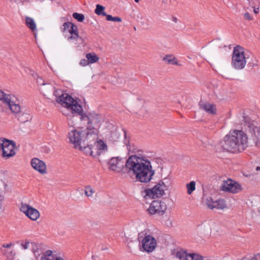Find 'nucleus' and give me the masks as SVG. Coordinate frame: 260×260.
<instances>
[{
  "label": "nucleus",
  "mask_w": 260,
  "mask_h": 260,
  "mask_svg": "<svg viewBox=\"0 0 260 260\" xmlns=\"http://www.w3.org/2000/svg\"><path fill=\"white\" fill-rule=\"evenodd\" d=\"M20 108L19 111L16 113L11 111L12 113L15 115V116L18 119V120L22 123H25L31 119V116L27 112H24L22 111V108L20 105L19 104Z\"/></svg>",
  "instance_id": "obj_17"
},
{
  "label": "nucleus",
  "mask_w": 260,
  "mask_h": 260,
  "mask_svg": "<svg viewBox=\"0 0 260 260\" xmlns=\"http://www.w3.org/2000/svg\"><path fill=\"white\" fill-rule=\"evenodd\" d=\"M73 17L79 22H83L85 18L83 14L78 13H74Z\"/></svg>",
  "instance_id": "obj_33"
},
{
  "label": "nucleus",
  "mask_w": 260,
  "mask_h": 260,
  "mask_svg": "<svg viewBox=\"0 0 260 260\" xmlns=\"http://www.w3.org/2000/svg\"><path fill=\"white\" fill-rule=\"evenodd\" d=\"M105 8L99 4L96 6V8L94 10V12L98 15L104 16L106 15V12L104 11Z\"/></svg>",
  "instance_id": "obj_26"
},
{
  "label": "nucleus",
  "mask_w": 260,
  "mask_h": 260,
  "mask_svg": "<svg viewBox=\"0 0 260 260\" xmlns=\"http://www.w3.org/2000/svg\"><path fill=\"white\" fill-rule=\"evenodd\" d=\"M221 189L223 191L235 193L239 192L241 190V188L239 184L229 179L223 182L221 186Z\"/></svg>",
  "instance_id": "obj_15"
},
{
  "label": "nucleus",
  "mask_w": 260,
  "mask_h": 260,
  "mask_svg": "<svg viewBox=\"0 0 260 260\" xmlns=\"http://www.w3.org/2000/svg\"><path fill=\"white\" fill-rule=\"evenodd\" d=\"M30 244L29 241H25L24 243H22L21 244V246L23 249H27L29 247H30Z\"/></svg>",
  "instance_id": "obj_36"
},
{
  "label": "nucleus",
  "mask_w": 260,
  "mask_h": 260,
  "mask_svg": "<svg viewBox=\"0 0 260 260\" xmlns=\"http://www.w3.org/2000/svg\"><path fill=\"white\" fill-rule=\"evenodd\" d=\"M253 11H254V13H255V14L258 13L259 12V8H257L256 9H254Z\"/></svg>",
  "instance_id": "obj_46"
},
{
  "label": "nucleus",
  "mask_w": 260,
  "mask_h": 260,
  "mask_svg": "<svg viewBox=\"0 0 260 260\" xmlns=\"http://www.w3.org/2000/svg\"><path fill=\"white\" fill-rule=\"evenodd\" d=\"M167 209V205L164 202L155 200L151 203L147 211L151 215H162L166 212Z\"/></svg>",
  "instance_id": "obj_9"
},
{
  "label": "nucleus",
  "mask_w": 260,
  "mask_h": 260,
  "mask_svg": "<svg viewBox=\"0 0 260 260\" xmlns=\"http://www.w3.org/2000/svg\"><path fill=\"white\" fill-rule=\"evenodd\" d=\"M58 256H56V255L53 254V252L51 250L46 251L45 253L42 256L41 259L42 260H56V258H58Z\"/></svg>",
  "instance_id": "obj_22"
},
{
  "label": "nucleus",
  "mask_w": 260,
  "mask_h": 260,
  "mask_svg": "<svg viewBox=\"0 0 260 260\" xmlns=\"http://www.w3.org/2000/svg\"><path fill=\"white\" fill-rule=\"evenodd\" d=\"M123 134H124V136H125V132H123Z\"/></svg>",
  "instance_id": "obj_49"
},
{
  "label": "nucleus",
  "mask_w": 260,
  "mask_h": 260,
  "mask_svg": "<svg viewBox=\"0 0 260 260\" xmlns=\"http://www.w3.org/2000/svg\"><path fill=\"white\" fill-rule=\"evenodd\" d=\"M12 245V244H4L3 246L5 248H10Z\"/></svg>",
  "instance_id": "obj_44"
},
{
  "label": "nucleus",
  "mask_w": 260,
  "mask_h": 260,
  "mask_svg": "<svg viewBox=\"0 0 260 260\" xmlns=\"http://www.w3.org/2000/svg\"><path fill=\"white\" fill-rule=\"evenodd\" d=\"M37 83H38V84L39 85H42V86L45 85V83H44V81L40 77L38 78V79L37 80Z\"/></svg>",
  "instance_id": "obj_38"
},
{
  "label": "nucleus",
  "mask_w": 260,
  "mask_h": 260,
  "mask_svg": "<svg viewBox=\"0 0 260 260\" xmlns=\"http://www.w3.org/2000/svg\"><path fill=\"white\" fill-rule=\"evenodd\" d=\"M199 105L200 109L204 110L208 114H215L216 113V109L214 105L200 101Z\"/></svg>",
  "instance_id": "obj_19"
},
{
  "label": "nucleus",
  "mask_w": 260,
  "mask_h": 260,
  "mask_svg": "<svg viewBox=\"0 0 260 260\" xmlns=\"http://www.w3.org/2000/svg\"><path fill=\"white\" fill-rule=\"evenodd\" d=\"M248 147V138L242 130H234L224 137L220 143L215 146L216 152L224 151L234 153H241Z\"/></svg>",
  "instance_id": "obj_3"
},
{
  "label": "nucleus",
  "mask_w": 260,
  "mask_h": 260,
  "mask_svg": "<svg viewBox=\"0 0 260 260\" xmlns=\"http://www.w3.org/2000/svg\"><path fill=\"white\" fill-rule=\"evenodd\" d=\"M172 21L175 23H176L178 21V19L176 17H172Z\"/></svg>",
  "instance_id": "obj_45"
},
{
  "label": "nucleus",
  "mask_w": 260,
  "mask_h": 260,
  "mask_svg": "<svg viewBox=\"0 0 260 260\" xmlns=\"http://www.w3.org/2000/svg\"><path fill=\"white\" fill-rule=\"evenodd\" d=\"M214 209L223 210L226 208V204L224 199H218L215 201Z\"/></svg>",
  "instance_id": "obj_23"
},
{
  "label": "nucleus",
  "mask_w": 260,
  "mask_h": 260,
  "mask_svg": "<svg viewBox=\"0 0 260 260\" xmlns=\"http://www.w3.org/2000/svg\"><path fill=\"white\" fill-rule=\"evenodd\" d=\"M251 260H260V253L254 255Z\"/></svg>",
  "instance_id": "obj_41"
},
{
  "label": "nucleus",
  "mask_w": 260,
  "mask_h": 260,
  "mask_svg": "<svg viewBox=\"0 0 260 260\" xmlns=\"http://www.w3.org/2000/svg\"><path fill=\"white\" fill-rule=\"evenodd\" d=\"M187 189V193L190 194L196 189V182L194 181H191L189 183L186 184Z\"/></svg>",
  "instance_id": "obj_27"
},
{
  "label": "nucleus",
  "mask_w": 260,
  "mask_h": 260,
  "mask_svg": "<svg viewBox=\"0 0 260 260\" xmlns=\"http://www.w3.org/2000/svg\"><path fill=\"white\" fill-rule=\"evenodd\" d=\"M55 95L57 96V101L61 106L70 110L72 114H78L81 121L87 122V130L91 131L90 134H94L98 136V129L103 119L101 115L94 112L83 113L82 106L68 93L63 94L61 91L58 90L56 91Z\"/></svg>",
  "instance_id": "obj_1"
},
{
  "label": "nucleus",
  "mask_w": 260,
  "mask_h": 260,
  "mask_svg": "<svg viewBox=\"0 0 260 260\" xmlns=\"http://www.w3.org/2000/svg\"><path fill=\"white\" fill-rule=\"evenodd\" d=\"M68 138L74 147L78 149L86 155L93 157L97 155V151L94 153L93 145L96 143L97 136L94 134H90L87 130L74 129L68 134Z\"/></svg>",
  "instance_id": "obj_4"
},
{
  "label": "nucleus",
  "mask_w": 260,
  "mask_h": 260,
  "mask_svg": "<svg viewBox=\"0 0 260 260\" xmlns=\"http://www.w3.org/2000/svg\"><path fill=\"white\" fill-rule=\"evenodd\" d=\"M41 90L42 93L44 94L45 96H46L48 99H50L53 100L52 99L53 97L55 98L54 100L58 103L60 104L59 102H58L57 101V96H56L55 92L58 90H60L62 92L63 94H66V93H64L62 90L57 89H55V88L50 84H46L45 85H43L41 88Z\"/></svg>",
  "instance_id": "obj_16"
},
{
  "label": "nucleus",
  "mask_w": 260,
  "mask_h": 260,
  "mask_svg": "<svg viewBox=\"0 0 260 260\" xmlns=\"http://www.w3.org/2000/svg\"><path fill=\"white\" fill-rule=\"evenodd\" d=\"M246 62L244 49L239 45L234 47L231 62L233 68L236 70H241L245 66Z\"/></svg>",
  "instance_id": "obj_6"
},
{
  "label": "nucleus",
  "mask_w": 260,
  "mask_h": 260,
  "mask_svg": "<svg viewBox=\"0 0 260 260\" xmlns=\"http://www.w3.org/2000/svg\"><path fill=\"white\" fill-rule=\"evenodd\" d=\"M125 172L135 175L137 180L143 183L149 182L155 173L149 161L136 155H132L126 160Z\"/></svg>",
  "instance_id": "obj_2"
},
{
  "label": "nucleus",
  "mask_w": 260,
  "mask_h": 260,
  "mask_svg": "<svg viewBox=\"0 0 260 260\" xmlns=\"http://www.w3.org/2000/svg\"><path fill=\"white\" fill-rule=\"evenodd\" d=\"M94 192L93 189L89 185L85 187L84 193L87 197H91Z\"/></svg>",
  "instance_id": "obj_31"
},
{
  "label": "nucleus",
  "mask_w": 260,
  "mask_h": 260,
  "mask_svg": "<svg viewBox=\"0 0 260 260\" xmlns=\"http://www.w3.org/2000/svg\"><path fill=\"white\" fill-rule=\"evenodd\" d=\"M144 100L140 97H138L134 99L133 102V106L136 111V113H143L144 110L143 107L144 105Z\"/></svg>",
  "instance_id": "obj_18"
},
{
  "label": "nucleus",
  "mask_w": 260,
  "mask_h": 260,
  "mask_svg": "<svg viewBox=\"0 0 260 260\" xmlns=\"http://www.w3.org/2000/svg\"><path fill=\"white\" fill-rule=\"evenodd\" d=\"M140 1V0H135V2L136 3H138Z\"/></svg>",
  "instance_id": "obj_48"
},
{
  "label": "nucleus",
  "mask_w": 260,
  "mask_h": 260,
  "mask_svg": "<svg viewBox=\"0 0 260 260\" xmlns=\"http://www.w3.org/2000/svg\"><path fill=\"white\" fill-rule=\"evenodd\" d=\"M170 182L168 178H165L160 180L151 189L145 190V198H159L165 194V191L166 190Z\"/></svg>",
  "instance_id": "obj_5"
},
{
  "label": "nucleus",
  "mask_w": 260,
  "mask_h": 260,
  "mask_svg": "<svg viewBox=\"0 0 260 260\" xmlns=\"http://www.w3.org/2000/svg\"><path fill=\"white\" fill-rule=\"evenodd\" d=\"M120 137V134L118 131L116 129L111 131L109 136V140L112 142H116L118 141Z\"/></svg>",
  "instance_id": "obj_21"
},
{
  "label": "nucleus",
  "mask_w": 260,
  "mask_h": 260,
  "mask_svg": "<svg viewBox=\"0 0 260 260\" xmlns=\"http://www.w3.org/2000/svg\"><path fill=\"white\" fill-rule=\"evenodd\" d=\"M68 40H74L79 42H82L83 41V39L79 36L78 32L71 34V36L68 37Z\"/></svg>",
  "instance_id": "obj_30"
},
{
  "label": "nucleus",
  "mask_w": 260,
  "mask_h": 260,
  "mask_svg": "<svg viewBox=\"0 0 260 260\" xmlns=\"http://www.w3.org/2000/svg\"><path fill=\"white\" fill-rule=\"evenodd\" d=\"M215 201L210 197H208L206 199V204L207 207L210 209H213Z\"/></svg>",
  "instance_id": "obj_29"
},
{
  "label": "nucleus",
  "mask_w": 260,
  "mask_h": 260,
  "mask_svg": "<svg viewBox=\"0 0 260 260\" xmlns=\"http://www.w3.org/2000/svg\"><path fill=\"white\" fill-rule=\"evenodd\" d=\"M86 58L89 61V63H93L97 62L99 58L95 53H87L86 55Z\"/></svg>",
  "instance_id": "obj_25"
},
{
  "label": "nucleus",
  "mask_w": 260,
  "mask_h": 260,
  "mask_svg": "<svg viewBox=\"0 0 260 260\" xmlns=\"http://www.w3.org/2000/svg\"><path fill=\"white\" fill-rule=\"evenodd\" d=\"M175 57L172 55H167L164 57V60L168 63L174 64L173 62Z\"/></svg>",
  "instance_id": "obj_34"
},
{
  "label": "nucleus",
  "mask_w": 260,
  "mask_h": 260,
  "mask_svg": "<svg viewBox=\"0 0 260 260\" xmlns=\"http://www.w3.org/2000/svg\"><path fill=\"white\" fill-rule=\"evenodd\" d=\"M104 16H106V20L108 21H112L113 19L112 16H111V15L107 14V13H106V15H104Z\"/></svg>",
  "instance_id": "obj_42"
},
{
  "label": "nucleus",
  "mask_w": 260,
  "mask_h": 260,
  "mask_svg": "<svg viewBox=\"0 0 260 260\" xmlns=\"http://www.w3.org/2000/svg\"><path fill=\"white\" fill-rule=\"evenodd\" d=\"M30 248L36 256H38L40 255L41 249L38 248V246L37 244L31 242L30 244Z\"/></svg>",
  "instance_id": "obj_28"
},
{
  "label": "nucleus",
  "mask_w": 260,
  "mask_h": 260,
  "mask_svg": "<svg viewBox=\"0 0 260 260\" xmlns=\"http://www.w3.org/2000/svg\"><path fill=\"white\" fill-rule=\"evenodd\" d=\"M89 64V61L87 59H82L80 62V64L82 66H86Z\"/></svg>",
  "instance_id": "obj_37"
},
{
  "label": "nucleus",
  "mask_w": 260,
  "mask_h": 260,
  "mask_svg": "<svg viewBox=\"0 0 260 260\" xmlns=\"http://www.w3.org/2000/svg\"><path fill=\"white\" fill-rule=\"evenodd\" d=\"M20 210L32 220H37L40 217L38 210L27 204L22 203Z\"/></svg>",
  "instance_id": "obj_11"
},
{
  "label": "nucleus",
  "mask_w": 260,
  "mask_h": 260,
  "mask_svg": "<svg viewBox=\"0 0 260 260\" xmlns=\"http://www.w3.org/2000/svg\"><path fill=\"white\" fill-rule=\"evenodd\" d=\"M109 169L115 173L122 172L124 174L127 173L125 172V162L122 158L114 157L111 158L109 162Z\"/></svg>",
  "instance_id": "obj_10"
},
{
  "label": "nucleus",
  "mask_w": 260,
  "mask_h": 260,
  "mask_svg": "<svg viewBox=\"0 0 260 260\" xmlns=\"http://www.w3.org/2000/svg\"><path fill=\"white\" fill-rule=\"evenodd\" d=\"M0 147L3 150L2 156L9 158L15 155L16 144L14 141L6 138H0Z\"/></svg>",
  "instance_id": "obj_7"
},
{
  "label": "nucleus",
  "mask_w": 260,
  "mask_h": 260,
  "mask_svg": "<svg viewBox=\"0 0 260 260\" xmlns=\"http://www.w3.org/2000/svg\"><path fill=\"white\" fill-rule=\"evenodd\" d=\"M0 100L4 101V103L8 106L11 111L15 113L19 111L18 101L14 96L6 94L0 90Z\"/></svg>",
  "instance_id": "obj_8"
},
{
  "label": "nucleus",
  "mask_w": 260,
  "mask_h": 260,
  "mask_svg": "<svg viewBox=\"0 0 260 260\" xmlns=\"http://www.w3.org/2000/svg\"><path fill=\"white\" fill-rule=\"evenodd\" d=\"M157 245L156 239L151 235L146 236L142 241V246L144 251L147 252H152Z\"/></svg>",
  "instance_id": "obj_13"
},
{
  "label": "nucleus",
  "mask_w": 260,
  "mask_h": 260,
  "mask_svg": "<svg viewBox=\"0 0 260 260\" xmlns=\"http://www.w3.org/2000/svg\"><path fill=\"white\" fill-rule=\"evenodd\" d=\"M31 167L41 175L47 173V168L46 163L37 157L32 158L30 162Z\"/></svg>",
  "instance_id": "obj_14"
},
{
  "label": "nucleus",
  "mask_w": 260,
  "mask_h": 260,
  "mask_svg": "<svg viewBox=\"0 0 260 260\" xmlns=\"http://www.w3.org/2000/svg\"><path fill=\"white\" fill-rule=\"evenodd\" d=\"M68 32L70 34L78 32V29L77 26L72 23V25L70 27V29H69Z\"/></svg>",
  "instance_id": "obj_35"
},
{
  "label": "nucleus",
  "mask_w": 260,
  "mask_h": 260,
  "mask_svg": "<svg viewBox=\"0 0 260 260\" xmlns=\"http://www.w3.org/2000/svg\"><path fill=\"white\" fill-rule=\"evenodd\" d=\"M243 125L245 129L248 130L251 133H254L257 142L260 143V126H256L254 122L251 121L249 117L246 116L243 117Z\"/></svg>",
  "instance_id": "obj_12"
},
{
  "label": "nucleus",
  "mask_w": 260,
  "mask_h": 260,
  "mask_svg": "<svg viewBox=\"0 0 260 260\" xmlns=\"http://www.w3.org/2000/svg\"><path fill=\"white\" fill-rule=\"evenodd\" d=\"M244 17L246 20H251L252 19L251 17L250 16L248 13H245L244 14Z\"/></svg>",
  "instance_id": "obj_39"
},
{
  "label": "nucleus",
  "mask_w": 260,
  "mask_h": 260,
  "mask_svg": "<svg viewBox=\"0 0 260 260\" xmlns=\"http://www.w3.org/2000/svg\"><path fill=\"white\" fill-rule=\"evenodd\" d=\"M74 117H75V116H72V117H71V118H70V119H69V117L68 118V124H69V125H71L73 124V122H72H72H71V121L72 119V118H74Z\"/></svg>",
  "instance_id": "obj_43"
},
{
  "label": "nucleus",
  "mask_w": 260,
  "mask_h": 260,
  "mask_svg": "<svg viewBox=\"0 0 260 260\" xmlns=\"http://www.w3.org/2000/svg\"><path fill=\"white\" fill-rule=\"evenodd\" d=\"M25 23L27 26L31 29L32 31H34L36 29V24L32 18L26 17L25 18Z\"/></svg>",
  "instance_id": "obj_24"
},
{
  "label": "nucleus",
  "mask_w": 260,
  "mask_h": 260,
  "mask_svg": "<svg viewBox=\"0 0 260 260\" xmlns=\"http://www.w3.org/2000/svg\"><path fill=\"white\" fill-rule=\"evenodd\" d=\"M72 23L71 22H64L62 26L60 27V29L61 31L63 33H64L67 31H69V29H70V27L71 25H72Z\"/></svg>",
  "instance_id": "obj_32"
},
{
  "label": "nucleus",
  "mask_w": 260,
  "mask_h": 260,
  "mask_svg": "<svg viewBox=\"0 0 260 260\" xmlns=\"http://www.w3.org/2000/svg\"><path fill=\"white\" fill-rule=\"evenodd\" d=\"M122 19L119 17H113V19L112 20V21L114 22H121Z\"/></svg>",
  "instance_id": "obj_40"
},
{
  "label": "nucleus",
  "mask_w": 260,
  "mask_h": 260,
  "mask_svg": "<svg viewBox=\"0 0 260 260\" xmlns=\"http://www.w3.org/2000/svg\"><path fill=\"white\" fill-rule=\"evenodd\" d=\"M93 150L94 153L97 151V155L94 157H95L100 154L99 150H102L104 151H106L107 150V146L103 141L101 140L97 141L96 139V143L93 145Z\"/></svg>",
  "instance_id": "obj_20"
},
{
  "label": "nucleus",
  "mask_w": 260,
  "mask_h": 260,
  "mask_svg": "<svg viewBox=\"0 0 260 260\" xmlns=\"http://www.w3.org/2000/svg\"><path fill=\"white\" fill-rule=\"evenodd\" d=\"M256 170H260V167H257Z\"/></svg>",
  "instance_id": "obj_47"
}]
</instances>
